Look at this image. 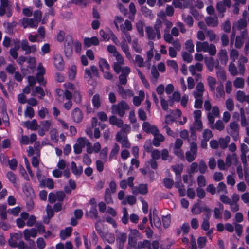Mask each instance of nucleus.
<instances>
[{"label": "nucleus", "instance_id": "nucleus-1", "mask_svg": "<svg viewBox=\"0 0 249 249\" xmlns=\"http://www.w3.org/2000/svg\"><path fill=\"white\" fill-rule=\"evenodd\" d=\"M129 109V106L124 100H122L117 104H114L112 106V112L113 113H117L120 117H123L125 113V110Z\"/></svg>", "mask_w": 249, "mask_h": 249}, {"label": "nucleus", "instance_id": "nucleus-2", "mask_svg": "<svg viewBox=\"0 0 249 249\" xmlns=\"http://www.w3.org/2000/svg\"><path fill=\"white\" fill-rule=\"evenodd\" d=\"M227 132L235 141H237L239 137V125L238 123L235 121L230 122L229 127H227Z\"/></svg>", "mask_w": 249, "mask_h": 249}, {"label": "nucleus", "instance_id": "nucleus-3", "mask_svg": "<svg viewBox=\"0 0 249 249\" xmlns=\"http://www.w3.org/2000/svg\"><path fill=\"white\" fill-rule=\"evenodd\" d=\"M73 40L72 36L68 35L66 37L64 44V52L66 57H71L73 54Z\"/></svg>", "mask_w": 249, "mask_h": 249}, {"label": "nucleus", "instance_id": "nucleus-4", "mask_svg": "<svg viewBox=\"0 0 249 249\" xmlns=\"http://www.w3.org/2000/svg\"><path fill=\"white\" fill-rule=\"evenodd\" d=\"M116 140L118 142L122 144V146L123 147L127 148H129L130 147L131 144L128 141L126 134L124 135L123 134L122 135L120 133L118 132L116 135Z\"/></svg>", "mask_w": 249, "mask_h": 249}, {"label": "nucleus", "instance_id": "nucleus-5", "mask_svg": "<svg viewBox=\"0 0 249 249\" xmlns=\"http://www.w3.org/2000/svg\"><path fill=\"white\" fill-rule=\"evenodd\" d=\"M71 117L73 121L79 123L82 122L83 119L82 111L79 107L75 108L72 111Z\"/></svg>", "mask_w": 249, "mask_h": 249}, {"label": "nucleus", "instance_id": "nucleus-6", "mask_svg": "<svg viewBox=\"0 0 249 249\" xmlns=\"http://www.w3.org/2000/svg\"><path fill=\"white\" fill-rule=\"evenodd\" d=\"M84 44L85 47L87 48L92 45L97 46L99 44V40L96 36H92L90 38L85 37L84 39Z\"/></svg>", "mask_w": 249, "mask_h": 249}, {"label": "nucleus", "instance_id": "nucleus-7", "mask_svg": "<svg viewBox=\"0 0 249 249\" xmlns=\"http://www.w3.org/2000/svg\"><path fill=\"white\" fill-rule=\"evenodd\" d=\"M23 19L25 21H23L22 22V24L24 28H27L28 25L31 28H36L38 26V22H39V21H37V20L33 18L28 19L23 18Z\"/></svg>", "mask_w": 249, "mask_h": 249}, {"label": "nucleus", "instance_id": "nucleus-8", "mask_svg": "<svg viewBox=\"0 0 249 249\" xmlns=\"http://www.w3.org/2000/svg\"><path fill=\"white\" fill-rule=\"evenodd\" d=\"M54 65L57 70L62 71L64 69V63L63 58L60 55H57L54 58Z\"/></svg>", "mask_w": 249, "mask_h": 249}, {"label": "nucleus", "instance_id": "nucleus-9", "mask_svg": "<svg viewBox=\"0 0 249 249\" xmlns=\"http://www.w3.org/2000/svg\"><path fill=\"white\" fill-rule=\"evenodd\" d=\"M7 177L9 181L13 184L15 187L19 188V179L17 178L16 175L13 172H8L7 173Z\"/></svg>", "mask_w": 249, "mask_h": 249}, {"label": "nucleus", "instance_id": "nucleus-10", "mask_svg": "<svg viewBox=\"0 0 249 249\" xmlns=\"http://www.w3.org/2000/svg\"><path fill=\"white\" fill-rule=\"evenodd\" d=\"M216 69V76L221 81L224 82L226 80V75L224 69L219 66L217 64L215 66Z\"/></svg>", "mask_w": 249, "mask_h": 249}, {"label": "nucleus", "instance_id": "nucleus-11", "mask_svg": "<svg viewBox=\"0 0 249 249\" xmlns=\"http://www.w3.org/2000/svg\"><path fill=\"white\" fill-rule=\"evenodd\" d=\"M0 16H2L6 14V10L11 5L9 4L10 1L8 0H0Z\"/></svg>", "mask_w": 249, "mask_h": 249}, {"label": "nucleus", "instance_id": "nucleus-12", "mask_svg": "<svg viewBox=\"0 0 249 249\" xmlns=\"http://www.w3.org/2000/svg\"><path fill=\"white\" fill-rule=\"evenodd\" d=\"M71 169L72 173L77 176H80L83 171L82 166L77 167L76 163L73 161L71 162Z\"/></svg>", "mask_w": 249, "mask_h": 249}, {"label": "nucleus", "instance_id": "nucleus-13", "mask_svg": "<svg viewBox=\"0 0 249 249\" xmlns=\"http://www.w3.org/2000/svg\"><path fill=\"white\" fill-rule=\"evenodd\" d=\"M72 229L71 227H66L64 230H61L60 233V237L61 240H65L69 237L72 232Z\"/></svg>", "mask_w": 249, "mask_h": 249}, {"label": "nucleus", "instance_id": "nucleus-14", "mask_svg": "<svg viewBox=\"0 0 249 249\" xmlns=\"http://www.w3.org/2000/svg\"><path fill=\"white\" fill-rule=\"evenodd\" d=\"M208 48H209V43L207 41H204L203 42L198 41L196 44V50L198 52L202 51L207 52V49Z\"/></svg>", "mask_w": 249, "mask_h": 249}, {"label": "nucleus", "instance_id": "nucleus-15", "mask_svg": "<svg viewBox=\"0 0 249 249\" xmlns=\"http://www.w3.org/2000/svg\"><path fill=\"white\" fill-rule=\"evenodd\" d=\"M25 124L27 128L31 130H36L38 127L37 121L36 119L32 120L31 122L27 121L25 122Z\"/></svg>", "mask_w": 249, "mask_h": 249}, {"label": "nucleus", "instance_id": "nucleus-16", "mask_svg": "<svg viewBox=\"0 0 249 249\" xmlns=\"http://www.w3.org/2000/svg\"><path fill=\"white\" fill-rule=\"evenodd\" d=\"M164 139V136L161 134H158L154 136L152 140V143L155 146L158 147L160 145V142H163Z\"/></svg>", "mask_w": 249, "mask_h": 249}, {"label": "nucleus", "instance_id": "nucleus-17", "mask_svg": "<svg viewBox=\"0 0 249 249\" xmlns=\"http://www.w3.org/2000/svg\"><path fill=\"white\" fill-rule=\"evenodd\" d=\"M205 64L209 71H212L214 68V59L212 57H205L204 59Z\"/></svg>", "mask_w": 249, "mask_h": 249}, {"label": "nucleus", "instance_id": "nucleus-18", "mask_svg": "<svg viewBox=\"0 0 249 249\" xmlns=\"http://www.w3.org/2000/svg\"><path fill=\"white\" fill-rule=\"evenodd\" d=\"M219 59L221 64L225 65L228 61V57L226 50H221L219 54Z\"/></svg>", "mask_w": 249, "mask_h": 249}, {"label": "nucleus", "instance_id": "nucleus-19", "mask_svg": "<svg viewBox=\"0 0 249 249\" xmlns=\"http://www.w3.org/2000/svg\"><path fill=\"white\" fill-rule=\"evenodd\" d=\"M26 61L28 63L27 69H29L32 71L34 70L36 66V60L35 58L30 56L28 58H27Z\"/></svg>", "mask_w": 249, "mask_h": 249}, {"label": "nucleus", "instance_id": "nucleus-20", "mask_svg": "<svg viewBox=\"0 0 249 249\" xmlns=\"http://www.w3.org/2000/svg\"><path fill=\"white\" fill-rule=\"evenodd\" d=\"M99 68L102 71H104V69L107 70L110 69V66L107 61L105 58H100L99 62Z\"/></svg>", "mask_w": 249, "mask_h": 249}, {"label": "nucleus", "instance_id": "nucleus-21", "mask_svg": "<svg viewBox=\"0 0 249 249\" xmlns=\"http://www.w3.org/2000/svg\"><path fill=\"white\" fill-rule=\"evenodd\" d=\"M207 82L210 90L212 92H213L215 90V85L216 84V80L215 78L212 76H208L207 78Z\"/></svg>", "mask_w": 249, "mask_h": 249}, {"label": "nucleus", "instance_id": "nucleus-22", "mask_svg": "<svg viewBox=\"0 0 249 249\" xmlns=\"http://www.w3.org/2000/svg\"><path fill=\"white\" fill-rule=\"evenodd\" d=\"M111 191L109 188H107L105 190L104 198L105 201L107 204L113 203V200L111 196Z\"/></svg>", "mask_w": 249, "mask_h": 249}, {"label": "nucleus", "instance_id": "nucleus-23", "mask_svg": "<svg viewBox=\"0 0 249 249\" xmlns=\"http://www.w3.org/2000/svg\"><path fill=\"white\" fill-rule=\"evenodd\" d=\"M89 217L92 219H97L99 218L96 206H92L89 211Z\"/></svg>", "mask_w": 249, "mask_h": 249}, {"label": "nucleus", "instance_id": "nucleus-24", "mask_svg": "<svg viewBox=\"0 0 249 249\" xmlns=\"http://www.w3.org/2000/svg\"><path fill=\"white\" fill-rule=\"evenodd\" d=\"M151 243L149 240H144L143 242L140 241L138 243L137 249H150Z\"/></svg>", "mask_w": 249, "mask_h": 249}, {"label": "nucleus", "instance_id": "nucleus-25", "mask_svg": "<svg viewBox=\"0 0 249 249\" xmlns=\"http://www.w3.org/2000/svg\"><path fill=\"white\" fill-rule=\"evenodd\" d=\"M230 140V138L228 136H226L225 138H220L219 140V145L220 148L223 149L226 148Z\"/></svg>", "mask_w": 249, "mask_h": 249}, {"label": "nucleus", "instance_id": "nucleus-26", "mask_svg": "<svg viewBox=\"0 0 249 249\" xmlns=\"http://www.w3.org/2000/svg\"><path fill=\"white\" fill-rule=\"evenodd\" d=\"M205 20L207 24L209 26L215 27H216L218 24L217 19L212 17L207 18Z\"/></svg>", "mask_w": 249, "mask_h": 249}, {"label": "nucleus", "instance_id": "nucleus-27", "mask_svg": "<svg viewBox=\"0 0 249 249\" xmlns=\"http://www.w3.org/2000/svg\"><path fill=\"white\" fill-rule=\"evenodd\" d=\"M224 124L223 122L220 120H217L215 124H213L212 125H211V128L212 129H216L219 131H222L224 129Z\"/></svg>", "mask_w": 249, "mask_h": 249}, {"label": "nucleus", "instance_id": "nucleus-28", "mask_svg": "<svg viewBox=\"0 0 249 249\" xmlns=\"http://www.w3.org/2000/svg\"><path fill=\"white\" fill-rule=\"evenodd\" d=\"M144 25V23L142 20H139L136 23V27L141 36H144L143 27Z\"/></svg>", "mask_w": 249, "mask_h": 249}, {"label": "nucleus", "instance_id": "nucleus-29", "mask_svg": "<svg viewBox=\"0 0 249 249\" xmlns=\"http://www.w3.org/2000/svg\"><path fill=\"white\" fill-rule=\"evenodd\" d=\"M92 103L93 106L96 108H98L100 107L101 100L99 94H96L93 96L92 99Z\"/></svg>", "mask_w": 249, "mask_h": 249}, {"label": "nucleus", "instance_id": "nucleus-30", "mask_svg": "<svg viewBox=\"0 0 249 249\" xmlns=\"http://www.w3.org/2000/svg\"><path fill=\"white\" fill-rule=\"evenodd\" d=\"M145 31L147 35V38L150 40H153L155 38V32L152 27L147 26Z\"/></svg>", "mask_w": 249, "mask_h": 249}, {"label": "nucleus", "instance_id": "nucleus-31", "mask_svg": "<svg viewBox=\"0 0 249 249\" xmlns=\"http://www.w3.org/2000/svg\"><path fill=\"white\" fill-rule=\"evenodd\" d=\"M203 211V207H200L198 203H195L191 209V212L195 215L199 214Z\"/></svg>", "mask_w": 249, "mask_h": 249}, {"label": "nucleus", "instance_id": "nucleus-32", "mask_svg": "<svg viewBox=\"0 0 249 249\" xmlns=\"http://www.w3.org/2000/svg\"><path fill=\"white\" fill-rule=\"evenodd\" d=\"M124 25L125 26H124L123 24H121L120 25L121 30L122 32L124 33L125 29L129 31L132 30V25L131 22L129 20L126 19L125 20Z\"/></svg>", "mask_w": 249, "mask_h": 249}, {"label": "nucleus", "instance_id": "nucleus-33", "mask_svg": "<svg viewBox=\"0 0 249 249\" xmlns=\"http://www.w3.org/2000/svg\"><path fill=\"white\" fill-rule=\"evenodd\" d=\"M203 212H204L203 214V220H209L211 215L212 210L209 207L205 205L203 206Z\"/></svg>", "mask_w": 249, "mask_h": 249}, {"label": "nucleus", "instance_id": "nucleus-34", "mask_svg": "<svg viewBox=\"0 0 249 249\" xmlns=\"http://www.w3.org/2000/svg\"><path fill=\"white\" fill-rule=\"evenodd\" d=\"M18 23L16 21H12L11 22H8L7 25V28L6 30L7 32L10 35H13L14 34V32L13 31L14 28L17 25Z\"/></svg>", "mask_w": 249, "mask_h": 249}, {"label": "nucleus", "instance_id": "nucleus-35", "mask_svg": "<svg viewBox=\"0 0 249 249\" xmlns=\"http://www.w3.org/2000/svg\"><path fill=\"white\" fill-rule=\"evenodd\" d=\"M117 91L118 94L124 99H126V90L120 84H118L117 87Z\"/></svg>", "mask_w": 249, "mask_h": 249}, {"label": "nucleus", "instance_id": "nucleus-36", "mask_svg": "<svg viewBox=\"0 0 249 249\" xmlns=\"http://www.w3.org/2000/svg\"><path fill=\"white\" fill-rule=\"evenodd\" d=\"M76 74V67L75 65H72L69 71V78L71 80H73Z\"/></svg>", "mask_w": 249, "mask_h": 249}, {"label": "nucleus", "instance_id": "nucleus-37", "mask_svg": "<svg viewBox=\"0 0 249 249\" xmlns=\"http://www.w3.org/2000/svg\"><path fill=\"white\" fill-rule=\"evenodd\" d=\"M120 150V147L119 145L115 143L113 146V147L112 149L111 150V151L109 155V158L112 159L114 157H116L117 155L118 154L119 151Z\"/></svg>", "mask_w": 249, "mask_h": 249}, {"label": "nucleus", "instance_id": "nucleus-38", "mask_svg": "<svg viewBox=\"0 0 249 249\" xmlns=\"http://www.w3.org/2000/svg\"><path fill=\"white\" fill-rule=\"evenodd\" d=\"M207 238L205 236H201L198 238L197 241L198 247L199 249H202L206 246L207 243Z\"/></svg>", "mask_w": 249, "mask_h": 249}, {"label": "nucleus", "instance_id": "nucleus-39", "mask_svg": "<svg viewBox=\"0 0 249 249\" xmlns=\"http://www.w3.org/2000/svg\"><path fill=\"white\" fill-rule=\"evenodd\" d=\"M236 88H242L244 85V79L243 78L237 77L233 82Z\"/></svg>", "mask_w": 249, "mask_h": 249}, {"label": "nucleus", "instance_id": "nucleus-40", "mask_svg": "<svg viewBox=\"0 0 249 249\" xmlns=\"http://www.w3.org/2000/svg\"><path fill=\"white\" fill-rule=\"evenodd\" d=\"M185 48L190 53H192L194 51V45L191 39H188L186 41Z\"/></svg>", "mask_w": 249, "mask_h": 249}, {"label": "nucleus", "instance_id": "nucleus-41", "mask_svg": "<svg viewBox=\"0 0 249 249\" xmlns=\"http://www.w3.org/2000/svg\"><path fill=\"white\" fill-rule=\"evenodd\" d=\"M64 91L60 89L57 88L55 91V96L56 100L61 101V100L64 99Z\"/></svg>", "mask_w": 249, "mask_h": 249}, {"label": "nucleus", "instance_id": "nucleus-42", "mask_svg": "<svg viewBox=\"0 0 249 249\" xmlns=\"http://www.w3.org/2000/svg\"><path fill=\"white\" fill-rule=\"evenodd\" d=\"M108 29H109L108 28L107 29L106 31H105L104 30L102 29L99 32L100 35L103 38L104 40L108 41L110 38V34L108 32Z\"/></svg>", "mask_w": 249, "mask_h": 249}, {"label": "nucleus", "instance_id": "nucleus-43", "mask_svg": "<svg viewBox=\"0 0 249 249\" xmlns=\"http://www.w3.org/2000/svg\"><path fill=\"white\" fill-rule=\"evenodd\" d=\"M50 138L54 142H57L58 141V133L56 129L53 128L50 131Z\"/></svg>", "mask_w": 249, "mask_h": 249}, {"label": "nucleus", "instance_id": "nucleus-44", "mask_svg": "<svg viewBox=\"0 0 249 249\" xmlns=\"http://www.w3.org/2000/svg\"><path fill=\"white\" fill-rule=\"evenodd\" d=\"M186 159L188 162H192L196 158L197 155L194 154L191 151H187L185 153Z\"/></svg>", "mask_w": 249, "mask_h": 249}, {"label": "nucleus", "instance_id": "nucleus-45", "mask_svg": "<svg viewBox=\"0 0 249 249\" xmlns=\"http://www.w3.org/2000/svg\"><path fill=\"white\" fill-rule=\"evenodd\" d=\"M229 71L233 76L237 75L238 71L235 65L233 62H231L229 66Z\"/></svg>", "mask_w": 249, "mask_h": 249}, {"label": "nucleus", "instance_id": "nucleus-46", "mask_svg": "<svg viewBox=\"0 0 249 249\" xmlns=\"http://www.w3.org/2000/svg\"><path fill=\"white\" fill-rule=\"evenodd\" d=\"M163 183L166 188L171 189L172 188L174 182L173 179L165 178L163 180Z\"/></svg>", "mask_w": 249, "mask_h": 249}, {"label": "nucleus", "instance_id": "nucleus-47", "mask_svg": "<svg viewBox=\"0 0 249 249\" xmlns=\"http://www.w3.org/2000/svg\"><path fill=\"white\" fill-rule=\"evenodd\" d=\"M8 163L11 170L15 171L18 166V161L16 159L8 160Z\"/></svg>", "mask_w": 249, "mask_h": 249}, {"label": "nucleus", "instance_id": "nucleus-48", "mask_svg": "<svg viewBox=\"0 0 249 249\" xmlns=\"http://www.w3.org/2000/svg\"><path fill=\"white\" fill-rule=\"evenodd\" d=\"M162 220L164 228L165 229L168 228L171 223L170 215H167L166 216H163Z\"/></svg>", "mask_w": 249, "mask_h": 249}, {"label": "nucleus", "instance_id": "nucleus-49", "mask_svg": "<svg viewBox=\"0 0 249 249\" xmlns=\"http://www.w3.org/2000/svg\"><path fill=\"white\" fill-rule=\"evenodd\" d=\"M198 167L199 172L202 174H204L207 169V166L204 161L202 160L199 161Z\"/></svg>", "mask_w": 249, "mask_h": 249}, {"label": "nucleus", "instance_id": "nucleus-50", "mask_svg": "<svg viewBox=\"0 0 249 249\" xmlns=\"http://www.w3.org/2000/svg\"><path fill=\"white\" fill-rule=\"evenodd\" d=\"M148 187L146 184H141L138 187V192L142 195H145L148 193Z\"/></svg>", "mask_w": 249, "mask_h": 249}, {"label": "nucleus", "instance_id": "nucleus-51", "mask_svg": "<svg viewBox=\"0 0 249 249\" xmlns=\"http://www.w3.org/2000/svg\"><path fill=\"white\" fill-rule=\"evenodd\" d=\"M123 216L122 217L121 220L123 224H126L128 222V213L126 208H123Z\"/></svg>", "mask_w": 249, "mask_h": 249}, {"label": "nucleus", "instance_id": "nucleus-52", "mask_svg": "<svg viewBox=\"0 0 249 249\" xmlns=\"http://www.w3.org/2000/svg\"><path fill=\"white\" fill-rule=\"evenodd\" d=\"M171 168L173 171L174 172L175 174H179L181 173L183 170V165L182 164H176L175 165H172L171 166Z\"/></svg>", "mask_w": 249, "mask_h": 249}, {"label": "nucleus", "instance_id": "nucleus-53", "mask_svg": "<svg viewBox=\"0 0 249 249\" xmlns=\"http://www.w3.org/2000/svg\"><path fill=\"white\" fill-rule=\"evenodd\" d=\"M137 241L136 237L129 235L128 237V246L136 248L137 246Z\"/></svg>", "mask_w": 249, "mask_h": 249}, {"label": "nucleus", "instance_id": "nucleus-54", "mask_svg": "<svg viewBox=\"0 0 249 249\" xmlns=\"http://www.w3.org/2000/svg\"><path fill=\"white\" fill-rule=\"evenodd\" d=\"M222 29L227 33H229L231 30V24L229 20H226L222 24Z\"/></svg>", "mask_w": 249, "mask_h": 249}, {"label": "nucleus", "instance_id": "nucleus-55", "mask_svg": "<svg viewBox=\"0 0 249 249\" xmlns=\"http://www.w3.org/2000/svg\"><path fill=\"white\" fill-rule=\"evenodd\" d=\"M25 116H28L30 118H32L34 116V110L31 107H27L24 111Z\"/></svg>", "mask_w": 249, "mask_h": 249}, {"label": "nucleus", "instance_id": "nucleus-56", "mask_svg": "<svg viewBox=\"0 0 249 249\" xmlns=\"http://www.w3.org/2000/svg\"><path fill=\"white\" fill-rule=\"evenodd\" d=\"M23 190L27 196L31 195V193L33 192V189L31 187L30 184L28 183L24 185L23 187Z\"/></svg>", "mask_w": 249, "mask_h": 249}, {"label": "nucleus", "instance_id": "nucleus-57", "mask_svg": "<svg viewBox=\"0 0 249 249\" xmlns=\"http://www.w3.org/2000/svg\"><path fill=\"white\" fill-rule=\"evenodd\" d=\"M182 56L183 60L188 63H191L193 60L192 56L186 52L182 53Z\"/></svg>", "mask_w": 249, "mask_h": 249}, {"label": "nucleus", "instance_id": "nucleus-58", "mask_svg": "<svg viewBox=\"0 0 249 249\" xmlns=\"http://www.w3.org/2000/svg\"><path fill=\"white\" fill-rule=\"evenodd\" d=\"M226 107L228 110L231 111L234 109V103L233 100L231 98L227 99L225 102Z\"/></svg>", "mask_w": 249, "mask_h": 249}, {"label": "nucleus", "instance_id": "nucleus-59", "mask_svg": "<svg viewBox=\"0 0 249 249\" xmlns=\"http://www.w3.org/2000/svg\"><path fill=\"white\" fill-rule=\"evenodd\" d=\"M135 61L139 67H144V60L142 56L140 55H136L135 56Z\"/></svg>", "mask_w": 249, "mask_h": 249}, {"label": "nucleus", "instance_id": "nucleus-60", "mask_svg": "<svg viewBox=\"0 0 249 249\" xmlns=\"http://www.w3.org/2000/svg\"><path fill=\"white\" fill-rule=\"evenodd\" d=\"M73 100L76 103H80L82 101V96L78 91H74L73 94Z\"/></svg>", "mask_w": 249, "mask_h": 249}, {"label": "nucleus", "instance_id": "nucleus-61", "mask_svg": "<svg viewBox=\"0 0 249 249\" xmlns=\"http://www.w3.org/2000/svg\"><path fill=\"white\" fill-rule=\"evenodd\" d=\"M244 43L243 38L241 36H237L235 38V47L239 49L242 47Z\"/></svg>", "mask_w": 249, "mask_h": 249}, {"label": "nucleus", "instance_id": "nucleus-62", "mask_svg": "<svg viewBox=\"0 0 249 249\" xmlns=\"http://www.w3.org/2000/svg\"><path fill=\"white\" fill-rule=\"evenodd\" d=\"M246 95L245 93L241 90H239L237 92L236 98L238 101L243 103L245 100Z\"/></svg>", "mask_w": 249, "mask_h": 249}, {"label": "nucleus", "instance_id": "nucleus-63", "mask_svg": "<svg viewBox=\"0 0 249 249\" xmlns=\"http://www.w3.org/2000/svg\"><path fill=\"white\" fill-rule=\"evenodd\" d=\"M66 34L64 31L60 30L57 34L56 39L59 42H62L64 40Z\"/></svg>", "mask_w": 249, "mask_h": 249}, {"label": "nucleus", "instance_id": "nucleus-64", "mask_svg": "<svg viewBox=\"0 0 249 249\" xmlns=\"http://www.w3.org/2000/svg\"><path fill=\"white\" fill-rule=\"evenodd\" d=\"M141 11L145 17H150L152 15V11L146 6H142Z\"/></svg>", "mask_w": 249, "mask_h": 249}]
</instances>
